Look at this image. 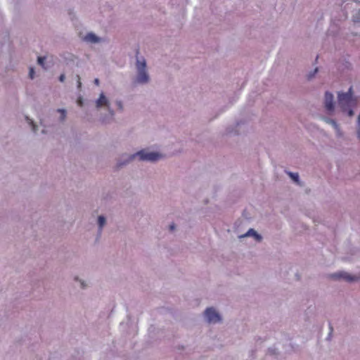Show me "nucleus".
Wrapping results in <instances>:
<instances>
[{
  "label": "nucleus",
  "instance_id": "nucleus-9",
  "mask_svg": "<svg viewBox=\"0 0 360 360\" xmlns=\"http://www.w3.org/2000/svg\"><path fill=\"white\" fill-rule=\"evenodd\" d=\"M331 277L334 279H344L347 281H353L356 280L354 276H352L346 272H340L333 274Z\"/></svg>",
  "mask_w": 360,
  "mask_h": 360
},
{
  "label": "nucleus",
  "instance_id": "nucleus-16",
  "mask_svg": "<svg viewBox=\"0 0 360 360\" xmlns=\"http://www.w3.org/2000/svg\"><path fill=\"white\" fill-rule=\"evenodd\" d=\"M326 121L328 123L330 124L337 131H338V125L335 120L331 119H327L326 120Z\"/></svg>",
  "mask_w": 360,
  "mask_h": 360
},
{
  "label": "nucleus",
  "instance_id": "nucleus-26",
  "mask_svg": "<svg viewBox=\"0 0 360 360\" xmlns=\"http://www.w3.org/2000/svg\"><path fill=\"white\" fill-rule=\"evenodd\" d=\"M94 84H95L96 85H97V86H98V85H99V79H97V78H96V79H94Z\"/></svg>",
  "mask_w": 360,
  "mask_h": 360
},
{
  "label": "nucleus",
  "instance_id": "nucleus-4",
  "mask_svg": "<svg viewBox=\"0 0 360 360\" xmlns=\"http://www.w3.org/2000/svg\"><path fill=\"white\" fill-rule=\"evenodd\" d=\"M135 157L134 154L129 155L127 153H124L121 155L117 160L116 164L115 165V169L116 170L121 169L122 168L127 166L134 160Z\"/></svg>",
  "mask_w": 360,
  "mask_h": 360
},
{
  "label": "nucleus",
  "instance_id": "nucleus-18",
  "mask_svg": "<svg viewBox=\"0 0 360 360\" xmlns=\"http://www.w3.org/2000/svg\"><path fill=\"white\" fill-rule=\"evenodd\" d=\"M75 59V56L72 55V54H70L68 53L67 57L65 58V60L68 62V61H72L74 62Z\"/></svg>",
  "mask_w": 360,
  "mask_h": 360
},
{
  "label": "nucleus",
  "instance_id": "nucleus-8",
  "mask_svg": "<svg viewBox=\"0 0 360 360\" xmlns=\"http://www.w3.org/2000/svg\"><path fill=\"white\" fill-rule=\"evenodd\" d=\"M84 40L86 42L91 43V44H98V43H100L102 41V39L101 37H98L97 35H96L93 32L87 33L85 35Z\"/></svg>",
  "mask_w": 360,
  "mask_h": 360
},
{
  "label": "nucleus",
  "instance_id": "nucleus-23",
  "mask_svg": "<svg viewBox=\"0 0 360 360\" xmlns=\"http://www.w3.org/2000/svg\"><path fill=\"white\" fill-rule=\"evenodd\" d=\"M77 104L79 105V106H82L83 105V100L82 98H79L78 100H77Z\"/></svg>",
  "mask_w": 360,
  "mask_h": 360
},
{
  "label": "nucleus",
  "instance_id": "nucleus-17",
  "mask_svg": "<svg viewBox=\"0 0 360 360\" xmlns=\"http://www.w3.org/2000/svg\"><path fill=\"white\" fill-rule=\"evenodd\" d=\"M76 77V80H77V89L79 90H81L82 89V82H81V77L79 75H77L75 76Z\"/></svg>",
  "mask_w": 360,
  "mask_h": 360
},
{
  "label": "nucleus",
  "instance_id": "nucleus-12",
  "mask_svg": "<svg viewBox=\"0 0 360 360\" xmlns=\"http://www.w3.org/2000/svg\"><path fill=\"white\" fill-rule=\"evenodd\" d=\"M73 281L79 283V288L82 290H86L89 287L88 283L85 280L80 278L79 276H75L73 278Z\"/></svg>",
  "mask_w": 360,
  "mask_h": 360
},
{
  "label": "nucleus",
  "instance_id": "nucleus-25",
  "mask_svg": "<svg viewBox=\"0 0 360 360\" xmlns=\"http://www.w3.org/2000/svg\"><path fill=\"white\" fill-rule=\"evenodd\" d=\"M169 229H170L171 231H174V229H175V225L174 224H171L169 226Z\"/></svg>",
  "mask_w": 360,
  "mask_h": 360
},
{
  "label": "nucleus",
  "instance_id": "nucleus-28",
  "mask_svg": "<svg viewBox=\"0 0 360 360\" xmlns=\"http://www.w3.org/2000/svg\"><path fill=\"white\" fill-rule=\"evenodd\" d=\"M41 134H47V131L46 129H42L41 130Z\"/></svg>",
  "mask_w": 360,
  "mask_h": 360
},
{
  "label": "nucleus",
  "instance_id": "nucleus-5",
  "mask_svg": "<svg viewBox=\"0 0 360 360\" xmlns=\"http://www.w3.org/2000/svg\"><path fill=\"white\" fill-rule=\"evenodd\" d=\"M136 156L139 157L141 160H148L151 162L157 161L162 158V155L158 153L146 152L144 150L136 152Z\"/></svg>",
  "mask_w": 360,
  "mask_h": 360
},
{
  "label": "nucleus",
  "instance_id": "nucleus-20",
  "mask_svg": "<svg viewBox=\"0 0 360 360\" xmlns=\"http://www.w3.org/2000/svg\"><path fill=\"white\" fill-rule=\"evenodd\" d=\"M115 103H116L117 106L118 107V108L120 110H122L123 108L122 103L120 101H117Z\"/></svg>",
  "mask_w": 360,
  "mask_h": 360
},
{
  "label": "nucleus",
  "instance_id": "nucleus-14",
  "mask_svg": "<svg viewBox=\"0 0 360 360\" xmlns=\"http://www.w3.org/2000/svg\"><path fill=\"white\" fill-rule=\"evenodd\" d=\"M254 236L257 240L259 241L262 239L260 235H259L255 230L250 229L244 236Z\"/></svg>",
  "mask_w": 360,
  "mask_h": 360
},
{
  "label": "nucleus",
  "instance_id": "nucleus-3",
  "mask_svg": "<svg viewBox=\"0 0 360 360\" xmlns=\"http://www.w3.org/2000/svg\"><path fill=\"white\" fill-rule=\"evenodd\" d=\"M146 63L145 61L141 62L136 60V68L138 69V74L136 75V82L146 83L148 81V75L146 70Z\"/></svg>",
  "mask_w": 360,
  "mask_h": 360
},
{
  "label": "nucleus",
  "instance_id": "nucleus-13",
  "mask_svg": "<svg viewBox=\"0 0 360 360\" xmlns=\"http://www.w3.org/2000/svg\"><path fill=\"white\" fill-rule=\"evenodd\" d=\"M57 112L60 113L58 121L61 123H63L67 118V110L63 108H58Z\"/></svg>",
  "mask_w": 360,
  "mask_h": 360
},
{
  "label": "nucleus",
  "instance_id": "nucleus-7",
  "mask_svg": "<svg viewBox=\"0 0 360 360\" xmlns=\"http://www.w3.org/2000/svg\"><path fill=\"white\" fill-rule=\"evenodd\" d=\"M325 107L328 112L334 110L333 95L331 93L326 92L325 94Z\"/></svg>",
  "mask_w": 360,
  "mask_h": 360
},
{
  "label": "nucleus",
  "instance_id": "nucleus-11",
  "mask_svg": "<svg viewBox=\"0 0 360 360\" xmlns=\"http://www.w3.org/2000/svg\"><path fill=\"white\" fill-rule=\"evenodd\" d=\"M107 220L103 215H99L97 219L98 231L101 233L103 229V227L106 225Z\"/></svg>",
  "mask_w": 360,
  "mask_h": 360
},
{
  "label": "nucleus",
  "instance_id": "nucleus-19",
  "mask_svg": "<svg viewBox=\"0 0 360 360\" xmlns=\"http://www.w3.org/2000/svg\"><path fill=\"white\" fill-rule=\"evenodd\" d=\"M45 60V58L44 57H38L37 62L38 64L43 65Z\"/></svg>",
  "mask_w": 360,
  "mask_h": 360
},
{
  "label": "nucleus",
  "instance_id": "nucleus-1",
  "mask_svg": "<svg viewBox=\"0 0 360 360\" xmlns=\"http://www.w3.org/2000/svg\"><path fill=\"white\" fill-rule=\"evenodd\" d=\"M354 101L352 100V88L350 87L347 93H341L338 94V103L343 111H348L349 116L353 115V111L350 109Z\"/></svg>",
  "mask_w": 360,
  "mask_h": 360
},
{
  "label": "nucleus",
  "instance_id": "nucleus-2",
  "mask_svg": "<svg viewBox=\"0 0 360 360\" xmlns=\"http://www.w3.org/2000/svg\"><path fill=\"white\" fill-rule=\"evenodd\" d=\"M95 104L97 110L104 108L108 110L110 118L114 117L115 112L110 107V102L103 93L100 94L99 98L95 101Z\"/></svg>",
  "mask_w": 360,
  "mask_h": 360
},
{
  "label": "nucleus",
  "instance_id": "nucleus-24",
  "mask_svg": "<svg viewBox=\"0 0 360 360\" xmlns=\"http://www.w3.org/2000/svg\"><path fill=\"white\" fill-rule=\"evenodd\" d=\"M354 21H355V22L360 21V12L359 13L358 16L354 17Z\"/></svg>",
  "mask_w": 360,
  "mask_h": 360
},
{
  "label": "nucleus",
  "instance_id": "nucleus-21",
  "mask_svg": "<svg viewBox=\"0 0 360 360\" xmlns=\"http://www.w3.org/2000/svg\"><path fill=\"white\" fill-rule=\"evenodd\" d=\"M34 69L32 68H30V72H29L30 77L31 79H33L34 78Z\"/></svg>",
  "mask_w": 360,
  "mask_h": 360
},
{
  "label": "nucleus",
  "instance_id": "nucleus-22",
  "mask_svg": "<svg viewBox=\"0 0 360 360\" xmlns=\"http://www.w3.org/2000/svg\"><path fill=\"white\" fill-rule=\"evenodd\" d=\"M65 80V75L64 73L61 74L59 77V81L60 82H64Z\"/></svg>",
  "mask_w": 360,
  "mask_h": 360
},
{
  "label": "nucleus",
  "instance_id": "nucleus-15",
  "mask_svg": "<svg viewBox=\"0 0 360 360\" xmlns=\"http://www.w3.org/2000/svg\"><path fill=\"white\" fill-rule=\"evenodd\" d=\"M289 176L297 184H299V175L297 173H288Z\"/></svg>",
  "mask_w": 360,
  "mask_h": 360
},
{
  "label": "nucleus",
  "instance_id": "nucleus-6",
  "mask_svg": "<svg viewBox=\"0 0 360 360\" xmlns=\"http://www.w3.org/2000/svg\"><path fill=\"white\" fill-rule=\"evenodd\" d=\"M205 315L209 323H217L221 321L219 314L212 307L207 308L205 311Z\"/></svg>",
  "mask_w": 360,
  "mask_h": 360
},
{
  "label": "nucleus",
  "instance_id": "nucleus-10",
  "mask_svg": "<svg viewBox=\"0 0 360 360\" xmlns=\"http://www.w3.org/2000/svg\"><path fill=\"white\" fill-rule=\"evenodd\" d=\"M25 119L27 124L30 127L32 133L37 134L39 130V127L37 123L28 116H25Z\"/></svg>",
  "mask_w": 360,
  "mask_h": 360
},
{
  "label": "nucleus",
  "instance_id": "nucleus-27",
  "mask_svg": "<svg viewBox=\"0 0 360 360\" xmlns=\"http://www.w3.org/2000/svg\"><path fill=\"white\" fill-rule=\"evenodd\" d=\"M317 71H318V68H316V69H315V70H314V73L313 75H310L309 76V79L311 78V77L314 76V75Z\"/></svg>",
  "mask_w": 360,
  "mask_h": 360
}]
</instances>
